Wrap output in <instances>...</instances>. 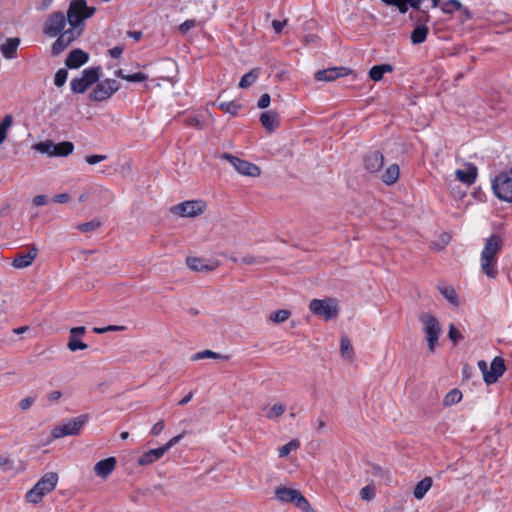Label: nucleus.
Here are the masks:
<instances>
[{"instance_id":"obj_1","label":"nucleus","mask_w":512,"mask_h":512,"mask_svg":"<svg viewBox=\"0 0 512 512\" xmlns=\"http://www.w3.org/2000/svg\"><path fill=\"white\" fill-rule=\"evenodd\" d=\"M502 249V239L497 235L490 236L483 247L480 257L482 272L489 278H496L498 275L497 255Z\"/></svg>"},{"instance_id":"obj_2","label":"nucleus","mask_w":512,"mask_h":512,"mask_svg":"<svg viewBox=\"0 0 512 512\" xmlns=\"http://www.w3.org/2000/svg\"><path fill=\"white\" fill-rule=\"evenodd\" d=\"M58 483V475L55 472L46 473L38 482L26 493V500L29 503L37 504L42 498L53 491Z\"/></svg>"},{"instance_id":"obj_3","label":"nucleus","mask_w":512,"mask_h":512,"mask_svg":"<svg viewBox=\"0 0 512 512\" xmlns=\"http://www.w3.org/2000/svg\"><path fill=\"white\" fill-rule=\"evenodd\" d=\"M96 11L93 6H88L86 0H72L67 10V21L71 28L79 29L81 23L90 18Z\"/></svg>"},{"instance_id":"obj_4","label":"nucleus","mask_w":512,"mask_h":512,"mask_svg":"<svg viewBox=\"0 0 512 512\" xmlns=\"http://www.w3.org/2000/svg\"><path fill=\"white\" fill-rule=\"evenodd\" d=\"M310 311L326 321L336 319L339 315V305L333 298L313 299L309 304Z\"/></svg>"},{"instance_id":"obj_5","label":"nucleus","mask_w":512,"mask_h":512,"mask_svg":"<svg viewBox=\"0 0 512 512\" xmlns=\"http://www.w3.org/2000/svg\"><path fill=\"white\" fill-rule=\"evenodd\" d=\"M276 498L284 503H295L304 512H316L300 491L286 486H279L275 490Z\"/></svg>"},{"instance_id":"obj_6","label":"nucleus","mask_w":512,"mask_h":512,"mask_svg":"<svg viewBox=\"0 0 512 512\" xmlns=\"http://www.w3.org/2000/svg\"><path fill=\"white\" fill-rule=\"evenodd\" d=\"M492 189L497 198L512 203V168L495 177L492 182Z\"/></svg>"},{"instance_id":"obj_7","label":"nucleus","mask_w":512,"mask_h":512,"mask_svg":"<svg viewBox=\"0 0 512 512\" xmlns=\"http://www.w3.org/2000/svg\"><path fill=\"white\" fill-rule=\"evenodd\" d=\"M419 319L423 324V330L426 334L429 350L431 353H434L441 331L440 324L438 320L429 313H422Z\"/></svg>"},{"instance_id":"obj_8","label":"nucleus","mask_w":512,"mask_h":512,"mask_svg":"<svg viewBox=\"0 0 512 512\" xmlns=\"http://www.w3.org/2000/svg\"><path fill=\"white\" fill-rule=\"evenodd\" d=\"M33 148L36 151L49 156L65 157L73 152L74 145L69 141H63L55 144L52 141L47 140L35 144Z\"/></svg>"},{"instance_id":"obj_9","label":"nucleus","mask_w":512,"mask_h":512,"mask_svg":"<svg viewBox=\"0 0 512 512\" xmlns=\"http://www.w3.org/2000/svg\"><path fill=\"white\" fill-rule=\"evenodd\" d=\"M88 420V415L83 414L73 419H69L61 425H58L52 430V437L58 439L65 436L77 435L84 424Z\"/></svg>"},{"instance_id":"obj_10","label":"nucleus","mask_w":512,"mask_h":512,"mask_svg":"<svg viewBox=\"0 0 512 512\" xmlns=\"http://www.w3.org/2000/svg\"><path fill=\"white\" fill-rule=\"evenodd\" d=\"M120 89V83L115 79H105L98 82L89 94L92 101H105Z\"/></svg>"},{"instance_id":"obj_11","label":"nucleus","mask_w":512,"mask_h":512,"mask_svg":"<svg viewBox=\"0 0 512 512\" xmlns=\"http://www.w3.org/2000/svg\"><path fill=\"white\" fill-rule=\"evenodd\" d=\"M206 203L202 200H189L171 208V211L181 217H196L204 213Z\"/></svg>"},{"instance_id":"obj_12","label":"nucleus","mask_w":512,"mask_h":512,"mask_svg":"<svg viewBox=\"0 0 512 512\" xmlns=\"http://www.w3.org/2000/svg\"><path fill=\"white\" fill-rule=\"evenodd\" d=\"M222 158L227 160L238 173L244 176L257 177L260 175L259 167L251 162L239 159L229 153H224Z\"/></svg>"},{"instance_id":"obj_13","label":"nucleus","mask_w":512,"mask_h":512,"mask_svg":"<svg viewBox=\"0 0 512 512\" xmlns=\"http://www.w3.org/2000/svg\"><path fill=\"white\" fill-rule=\"evenodd\" d=\"M66 19L62 12L57 11L50 14L43 26V33L49 37H56L63 32Z\"/></svg>"},{"instance_id":"obj_14","label":"nucleus","mask_w":512,"mask_h":512,"mask_svg":"<svg viewBox=\"0 0 512 512\" xmlns=\"http://www.w3.org/2000/svg\"><path fill=\"white\" fill-rule=\"evenodd\" d=\"M81 34V30L76 28H69L64 30L61 34L57 35L58 38L52 45L53 55L62 53L73 41H75Z\"/></svg>"},{"instance_id":"obj_15","label":"nucleus","mask_w":512,"mask_h":512,"mask_svg":"<svg viewBox=\"0 0 512 512\" xmlns=\"http://www.w3.org/2000/svg\"><path fill=\"white\" fill-rule=\"evenodd\" d=\"M39 253L35 245H31L27 252L17 253L11 263L16 269H24L32 265Z\"/></svg>"},{"instance_id":"obj_16","label":"nucleus","mask_w":512,"mask_h":512,"mask_svg":"<svg viewBox=\"0 0 512 512\" xmlns=\"http://www.w3.org/2000/svg\"><path fill=\"white\" fill-rule=\"evenodd\" d=\"M506 365L502 357H495L488 369V373L485 375V383L490 385L497 382V380L505 373Z\"/></svg>"},{"instance_id":"obj_17","label":"nucleus","mask_w":512,"mask_h":512,"mask_svg":"<svg viewBox=\"0 0 512 512\" xmlns=\"http://www.w3.org/2000/svg\"><path fill=\"white\" fill-rule=\"evenodd\" d=\"M477 174L478 169L472 163H465L463 169H458L455 171L456 179L467 186H471L475 183Z\"/></svg>"},{"instance_id":"obj_18","label":"nucleus","mask_w":512,"mask_h":512,"mask_svg":"<svg viewBox=\"0 0 512 512\" xmlns=\"http://www.w3.org/2000/svg\"><path fill=\"white\" fill-rule=\"evenodd\" d=\"M350 70L346 67H332L324 70H319L315 73V79L318 81H334L340 77L346 76Z\"/></svg>"},{"instance_id":"obj_19","label":"nucleus","mask_w":512,"mask_h":512,"mask_svg":"<svg viewBox=\"0 0 512 512\" xmlns=\"http://www.w3.org/2000/svg\"><path fill=\"white\" fill-rule=\"evenodd\" d=\"M383 3L389 6H395L400 13L405 14L409 7L413 9H419L422 0H381ZM433 7L439 5L440 0H431Z\"/></svg>"},{"instance_id":"obj_20","label":"nucleus","mask_w":512,"mask_h":512,"mask_svg":"<svg viewBox=\"0 0 512 512\" xmlns=\"http://www.w3.org/2000/svg\"><path fill=\"white\" fill-rule=\"evenodd\" d=\"M116 463L115 457L103 459L95 464L94 472L97 476L106 479L114 471Z\"/></svg>"},{"instance_id":"obj_21","label":"nucleus","mask_w":512,"mask_h":512,"mask_svg":"<svg viewBox=\"0 0 512 512\" xmlns=\"http://www.w3.org/2000/svg\"><path fill=\"white\" fill-rule=\"evenodd\" d=\"M364 163L368 172L376 173L383 167L384 157L381 153L374 151L365 156Z\"/></svg>"},{"instance_id":"obj_22","label":"nucleus","mask_w":512,"mask_h":512,"mask_svg":"<svg viewBox=\"0 0 512 512\" xmlns=\"http://www.w3.org/2000/svg\"><path fill=\"white\" fill-rule=\"evenodd\" d=\"M89 59V56L86 52L81 49L72 50L68 57L66 58L65 64L70 69L79 68L81 65L85 64Z\"/></svg>"},{"instance_id":"obj_23","label":"nucleus","mask_w":512,"mask_h":512,"mask_svg":"<svg viewBox=\"0 0 512 512\" xmlns=\"http://www.w3.org/2000/svg\"><path fill=\"white\" fill-rule=\"evenodd\" d=\"M186 264L191 270L196 272L213 271L218 266L215 262L208 263L204 259L197 257H188L186 259Z\"/></svg>"},{"instance_id":"obj_24","label":"nucleus","mask_w":512,"mask_h":512,"mask_svg":"<svg viewBox=\"0 0 512 512\" xmlns=\"http://www.w3.org/2000/svg\"><path fill=\"white\" fill-rule=\"evenodd\" d=\"M164 453L163 450L160 449V447L148 450L147 452L143 453L137 460V463L140 466H148L156 461H158L161 457H163Z\"/></svg>"},{"instance_id":"obj_25","label":"nucleus","mask_w":512,"mask_h":512,"mask_svg":"<svg viewBox=\"0 0 512 512\" xmlns=\"http://www.w3.org/2000/svg\"><path fill=\"white\" fill-rule=\"evenodd\" d=\"M260 121L268 132H273L279 126L278 113L275 111L263 112Z\"/></svg>"},{"instance_id":"obj_26","label":"nucleus","mask_w":512,"mask_h":512,"mask_svg":"<svg viewBox=\"0 0 512 512\" xmlns=\"http://www.w3.org/2000/svg\"><path fill=\"white\" fill-rule=\"evenodd\" d=\"M19 44L20 39L17 37L7 39L6 43L1 46V52L4 57L7 59L15 58Z\"/></svg>"},{"instance_id":"obj_27","label":"nucleus","mask_w":512,"mask_h":512,"mask_svg":"<svg viewBox=\"0 0 512 512\" xmlns=\"http://www.w3.org/2000/svg\"><path fill=\"white\" fill-rule=\"evenodd\" d=\"M432 478L431 477H424L421 481H419L413 491V495L417 500H421L424 498L426 493L431 489L432 487Z\"/></svg>"},{"instance_id":"obj_28","label":"nucleus","mask_w":512,"mask_h":512,"mask_svg":"<svg viewBox=\"0 0 512 512\" xmlns=\"http://www.w3.org/2000/svg\"><path fill=\"white\" fill-rule=\"evenodd\" d=\"M399 178V167L396 164L390 165L382 175V181L387 185L394 184Z\"/></svg>"},{"instance_id":"obj_29","label":"nucleus","mask_w":512,"mask_h":512,"mask_svg":"<svg viewBox=\"0 0 512 512\" xmlns=\"http://www.w3.org/2000/svg\"><path fill=\"white\" fill-rule=\"evenodd\" d=\"M101 74L100 67H92L85 69L82 72V77L84 78L85 83L90 87L92 84L98 82Z\"/></svg>"},{"instance_id":"obj_30","label":"nucleus","mask_w":512,"mask_h":512,"mask_svg":"<svg viewBox=\"0 0 512 512\" xmlns=\"http://www.w3.org/2000/svg\"><path fill=\"white\" fill-rule=\"evenodd\" d=\"M428 27L425 25H418L411 33V41L413 44L423 43L428 35Z\"/></svg>"},{"instance_id":"obj_31","label":"nucleus","mask_w":512,"mask_h":512,"mask_svg":"<svg viewBox=\"0 0 512 512\" xmlns=\"http://www.w3.org/2000/svg\"><path fill=\"white\" fill-rule=\"evenodd\" d=\"M259 74H260V69L259 68H254V69L250 70L248 73H246L241 78V80L239 82V87L243 88V89L248 88L254 82H256V80L259 77Z\"/></svg>"},{"instance_id":"obj_32","label":"nucleus","mask_w":512,"mask_h":512,"mask_svg":"<svg viewBox=\"0 0 512 512\" xmlns=\"http://www.w3.org/2000/svg\"><path fill=\"white\" fill-rule=\"evenodd\" d=\"M392 67L388 64L373 66L369 71V77L373 81H380L383 78L384 73L390 72Z\"/></svg>"},{"instance_id":"obj_33","label":"nucleus","mask_w":512,"mask_h":512,"mask_svg":"<svg viewBox=\"0 0 512 512\" xmlns=\"http://www.w3.org/2000/svg\"><path fill=\"white\" fill-rule=\"evenodd\" d=\"M462 399V393L458 389H452L450 392H448L444 399H443V405L446 407L452 406L454 404H457Z\"/></svg>"},{"instance_id":"obj_34","label":"nucleus","mask_w":512,"mask_h":512,"mask_svg":"<svg viewBox=\"0 0 512 512\" xmlns=\"http://www.w3.org/2000/svg\"><path fill=\"white\" fill-rule=\"evenodd\" d=\"M440 293L453 305H458L457 294L451 286H438Z\"/></svg>"},{"instance_id":"obj_35","label":"nucleus","mask_w":512,"mask_h":512,"mask_svg":"<svg viewBox=\"0 0 512 512\" xmlns=\"http://www.w3.org/2000/svg\"><path fill=\"white\" fill-rule=\"evenodd\" d=\"M299 447L300 441L298 439H293L278 449L279 457H286L290 454L291 451H295Z\"/></svg>"},{"instance_id":"obj_36","label":"nucleus","mask_w":512,"mask_h":512,"mask_svg":"<svg viewBox=\"0 0 512 512\" xmlns=\"http://www.w3.org/2000/svg\"><path fill=\"white\" fill-rule=\"evenodd\" d=\"M206 358H211V359H227V356L218 354V353H216V352H214L212 350H208V349L200 351V352H197V353H195L192 356V360L193 361L201 360V359H206Z\"/></svg>"},{"instance_id":"obj_37","label":"nucleus","mask_w":512,"mask_h":512,"mask_svg":"<svg viewBox=\"0 0 512 512\" xmlns=\"http://www.w3.org/2000/svg\"><path fill=\"white\" fill-rule=\"evenodd\" d=\"M291 312L286 309H280L270 314L269 320L273 323L280 324L289 319Z\"/></svg>"},{"instance_id":"obj_38","label":"nucleus","mask_w":512,"mask_h":512,"mask_svg":"<svg viewBox=\"0 0 512 512\" xmlns=\"http://www.w3.org/2000/svg\"><path fill=\"white\" fill-rule=\"evenodd\" d=\"M340 352L342 357L346 359H352L353 357V347L349 339L345 336L341 338V346H340Z\"/></svg>"},{"instance_id":"obj_39","label":"nucleus","mask_w":512,"mask_h":512,"mask_svg":"<svg viewBox=\"0 0 512 512\" xmlns=\"http://www.w3.org/2000/svg\"><path fill=\"white\" fill-rule=\"evenodd\" d=\"M13 124V117L10 114L5 115L3 121L0 122L1 127V135H0V144H2L7 138V131Z\"/></svg>"},{"instance_id":"obj_40","label":"nucleus","mask_w":512,"mask_h":512,"mask_svg":"<svg viewBox=\"0 0 512 512\" xmlns=\"http://www.w3.org/2000/svg\"><path fill=\"white\" fill-rule=\"evenodd\" d=\"M67 347L70 351L74 352L77 350H85L88 348V345L79 340L77 337H74V335H70Z\"/></svg>"},{"instance_id":"obj_41","label":"nucleus","mask_w":512,"mask_h":512,"mask_svg":"<svg viewBox=\"0 0 512 512\" xmlns=\"http://www.w3.org/2000/svg\"><path fill=\"white\" fill-rule=\"evenodd\" d=\"M286 410V407L284 404L282 403H277V404H274L270 409L269 411L267 412L266 414V417L268 419H274V418H278L280 416L283 415V413L285 412Z\"/></svg>"},{"instance_id":"obj_42","label":"nucleus","mask_w":512,"mask_h":512,"mask_svg":"<svg viewBox=\"0 0 512 512\" xmlns=\"http://www.w3.org/2000/svg\"><path fill=\"white\" fill-rule=\"evenodd\" d=\"M100 225H101L100 221L94 219V220L86 222V223L78 224L76 226V228L83 233H88V232L95 231L96 229H98L100 227Z\"/></svg>"},{"instance_id":"obj_43","label":"nucleus","mask_w":512,"mask_h":512,"mask_svg":"<svg viewBox=\"0 0 512 512\" xmlns=\"http://www.w3.org/2000/svg\"><path fill=\"white\" fill-rule=\"evenodd\" d=\"M71 90L75 93H84L87 88L89 87L85 81L84 78L81 76L79 78H74L71 81Z\"/></svg>"},{"instance_id":"obj_44","label":"nucleus","mask_w":512,"mask_h":512,"mask_svg":"<svg viewBox=\"0 0 512 512\" xmlns=\"http://www.w3.org/2000/svg\"><path fill=\"white\" fill-rule=\"evenodd\" d=\"M462 8V4L458 0H449L441 6V10L446 14H451L455 10Z\"/></svg>"},{"instance_id":"obj_45","label":"nucleus","mask_w":512,"mask_h":512,"mask_svg":"<svg viewBox=\"0 0 512 512\" xmlns=\"http://www.w3.org/2000/svg\"><path fill=\"white\" fill-rule=\"evenodd\" d=\"M219 108L226 113H229L231 115H236L239 107L235 102L230 101V102L220 103Z\"/></svg>"},{"instance_id":"obj_46","label":"nucleus","mask_w":512,"mask_h":512,"mask_svg":"<svg viewBox=\"0 0 512 512\" xmlns=\"http://www.w3.org/2000/svg\"><path fill=\"white\" fill-rule=\"evenodd\" d=\"M360 496L363 500L370 501L375 496V488L371 485H367L360 490Z\"/></svg>"},{"instance_id":"obj_47","label":"nucleus","mask_w":512,"mask_h":512,"mask_svg":"<svg viewBox=\"0 0 512 512\" xmlns=\"http://www.w3.org/2000/svg\"><path fill=\"white\" fill-rule=\"evenodd\" d=\"M67 76H68V73L65 69L58 70L54 77V84L57 87L63 86L67 80Z\"/></svg>"},{"instance_id":"obj_48","label":"nucleus","mask_w":512,"mask_h":512,"mask_svg":"<svg viewBox=\"0 0 512 512\" xmlns=\"http://www.w3.org/2000/svg\"><path fill=\"white\" fill-rule=\"evenodd\" d=\"M448 337L454 344L463 339V335L460 333V331L457 330V328L453 324L449 326Z\"/></svg>"},{"instance_id":"obj_49","label":"nucleus","mask_w":512,"mask_h":512,"mask_svg":"<svg viewBox=\"0 0 512 512\" xmlns=\"http://www.w3.org/2000/svg\"><path fill=\"white\" fill-rule=\"evenodd\" d=\"M182 438H183V434H179L177 436H174L165 445L161 446L160 449L163 450V453L165 454L174 445L179 443Z\"/></svg>"},{"instance_id":"obj_50","label":"nucleus","mask_w":512,"mask_h":512,"mask_svg":"<svg viewBox=\"0 0 512 512\" xmlns=\"http://www.w3.org/2000/svg\"><path fill=\"white\" fill-rule=\"evenodd\" d=\"M147 75L141 72L134 73V74H127L125 76V80L128 82H142L147 80Z\"/></svg>"},{"instance_id":"obj_51","label":"nucleus","mask_w":512,"mask_h":512,"mask_svg":"<svg viewBox=\"0 0 512 512\" xmlns=\"http://www.w3.org/2000/svg\"><path fill=\"white\" fill-rule=\"evenodd\" d=\"M270 101H271L270 95L268 93H264L260 96L257 106L260 109H265L270 105Z\"/></svg>"},{"instance_id":"obj_52","label":"nucleus","mask_w":512,"mask_h":512,"mask_svg":"<svg viewBox=\"0 0 512 512\" xmlns=\"http://www.w3.org/2000/svg\"><path fill=\"white\" fill-rule=\"evenodd\" d=\"M196 26L195 20H186L179 26V31L183 34Z\"/></svg>"},{"instance_id":"obj_53","label":"nucleus","mask_w":512,"mask_h":512,"mask_svg":"<svg viewBox=\"0 0 512 512\" xmlns=\"http://www.w3.org/2000/svg\"><path fill=\"white\" fill-rule=\"evenodd\" d=\"M33 402H34V398H32V397L23 398L19 402V407L21 410L26 411L32 406Z\"/></svg>"},{"instance_id":"obj_54","label":"nucleus","mask_w":512,"mask_h":512,"mask_svg":"<svg viewBox=\"0 0 512 512\" xmlns=\"http://www.w3.org/2000/svg\"><path fill=\"white\" fill-rule=\"evenodd\" d=\"M71 199L70 194L68 193H61L54 196L53 200L59 204H65L68 203Z\"/></svg>"},{"instance_id":"obj_55","label":"nucleus","mask_w":512,"mask_h":512,"mask_svg":"<svg viewBox=\"0 0 512 512\" xmlns=\"http://www.w3.org/2000/svg\"><path fill=\"white\" fill-rule=\"evenodd\" d=\"M106 159L105 155H91L86 157V162L90 165L97 164L99 162H102Z\"/></svg>"},{"instance_id":"obj_56","label":"nucleus","mask_w":512,"mask_h":512,"mask_svg":"<svg viewBox=\"0 0 512 512\" xmlns=\"http://www.w3.org/2000/svg\"><path fill=\"white\" fill-rule=\"evenodd\" d=\"M164 427H165L164 421L160 420V421H158L157 423L154 424V426L152 427L150 433L152 435H154V436H157V435H159L163 431Z\"/></svg>"},{"instance_id":"obj_57","label":"nucleus","mask_w":512,"mask_h":512,"mask_svg":"<svg viewBox=\"0 0 512 512\" xmlns=\"http://www.w3.org/2000/svg\"><path fill=\"white\" fill-rule=\"evenodd\" d=\"M48 200L46 195H37L33 198V204L35 206H44L48 203Z\"/></svg>"},{"instance_id":"obj_58","label":"nucleus","mask_w":512,"mask_h":512,"mask_svg":"<svg viewBox=\"0 0 512 512\" xmlns=\"http://www.w3.org/2000/svg\"><path fill=\"white\" fill-rule=\"evenodd\" d=\"M286 24H287V20H284V21L273 20L272 21V27L276 33H281Z\"/></svg>"},{"instance_id":"obj_59","label":"nucleus","mask_w":512,"mask_h":512,"mask_svg":"<svg viewBox=\"0 0 512 512\" xmlns=\"http://www.w3.org/2000/svg\"><path fill=\"white\" fill-rule=\"evenodd\" d=\"M241 262H242L243 264H246V265H251V264H254V263H259V264H261V263H264L265 261H264V260H262V258H258V259H256L255 257L248 256V257H243V258L241 259Z\"/></svg>"},{"instance_id":"obj_60","label":"nucleus","mask_w":512,"mask_h":512,"mask_svg":"<svg viewBox=\"0 0 512 512\" xmlns=\"http://www.w3.org/2000/svg\"><path fill=\"white\" fill-rule=\"evenodd\" d=\"M86 332V328L84 326L73 327L70 329V335H74V337L82 336Z\"/></svg>"},{"instance_id":"obj_61","label":"nucleus","mask_w":512,"mask_h":512,"mask_svg":"<svg viewBox=\"0 0 512 512\" xmlns=\"http://www.w3.org/2000/svg\"><path fill=\"white\" fill-rule=\"evenodd\" d=\"M62 397V393L60 391H52L47 395V399L54 403L57 402Z\"/></svg>"},{"instance_id":"obj_62","label":"nucleus","mask_w":512,"mask_h":512,"mask_svg":"<svg viewBox=\"0 0 512 512\" xmlns=\"http://www.w3.org/2000/svg\"><path fill=\"white\" fill-rule=\"evenodd\" d=\"M123 53V48L121 46H115L109 50V54L113 58H119Z\"/></svg>"},{"instance_id":"obj_63","label":"nucleus","mask_w":512,"mask_h":512,"mask_svg":"<svg viewBox=\"0 0 512 512\" xmlns=\"http://www.w3.org/2000/svg\"><path fill=\"white\" fill-rule=\"evenodd\" d=\"M458 11L460 12V19L462 21H466L471 18V13L467 8L462 6L461 9H458Z\"/></svg>"},{"instance_id":"obj_64","label":"nucleus","mask_w":512,"mask_h":512,"mask_svg":"<svg viewBox=\"0 0 512 512\" xmlns=\"http://www.w3.org/2000/svg\"><path fill=\"white\" fill-rule=\"evenodd\" d=\"M478 368L480 369V371L482 372L483 374V379L485 380V375L488 373V366H487V363L486 361L484 360H480L478 362Z\"/></svg>"}]
</instances>
